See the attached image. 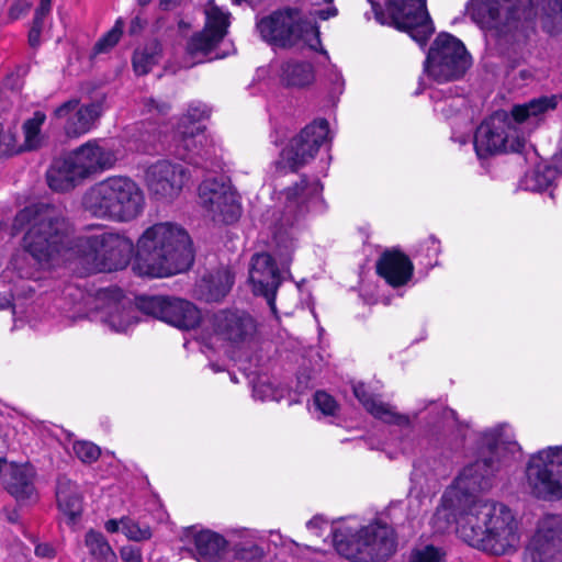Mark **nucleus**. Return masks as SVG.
Wrapping results in <instances>:
<instances>
[{
    "mask_svg": "<svg viewBox=\"0 0 562 562\" xmlns=\"http://www.w3.org/2000/svg\"><path fill=\"white\" fill-rule=\"evenodd\" d=\"M13 229L25 231L23 248L43 269L57 265L61 259L83 257L100 270H119L128 265L134 251L131 239L113 232L74 238L72 227L64 212L46 203L21 210L14 217Z\"/></svg>",
    "mask_w": 562,
    "mask_h": 562,
    "instance_id": "f257e3e1",
    "label": "nucleus"
},
{
    "mask_svg": "<svg viewBox=\"0 0 562 562\" xmlns=\"http://www.w3.org/2000/svg\"><path fill=\"white\" fill-rule=\"evenodd\" d=\"M457 532L469 546L494 555L515 551L520 542L518 522L504 504L473 499L457 520Z\"/></svg>",
    "mask_w": 562,
    "mask_h": 562,
    "instance_id": "f03ea898",
    "label": "nucleus"
},
{
    "mask_svg": "<svg viewBox=\"0 0 562 562\" xmlns=\"http://www.w3.org/2000/svg\"><path fill=\"white\" fill-rule=\"evenodd\" d=\"M137 260L143 272L150 277L182 272L193 261L189 235L173 223L155 224L138 238Z\"/></svg>",
    "mask_w": 562,
    "mask_h": 562,
    "instance_id": "7ed1b4c3",
    "label": "nucleus"
},
{
    "mask_svg": "<svg viewBox=\"0 0 562 562\" xmlns=\"http://www.w3.org/2000/svg\"><path fill=\"white\" fill-rule=\"evenodd\" d=\"M83 206L92 215L116 222H130L144 210L145 198L135 181L127 177H110L91 187Z\"/></svg>",
    "mask_w": 562,
    "mask_h": 562,
    "instance_id": "20e7f679",
    "label": "nucleus"
},
{
    "mask_svg": "<svg viewBox=\"0 0 562 562\" xmlns=\"http://www.w3.org/2000/svg\"><path fill=\"white\" fill-rule=\"evenodd\" d=\"M115 162L113 150L97 140H88L53 164L47 171V182L54 191H68L83 179L112 168Z\"/></svg>",
    "mask_w": 562,
    "mask_h": 562,
    "instance_id": "39448f33",
    "label": "nucleus"
},
{
    "mask_svg": "<svg viewBox=\"0 0 562 562\" xmlns=\"http://www.w3.org/2000/svg\"><path fill=\"white\" fill-rule=\"evenodd\" d=\"M336 551L357 562H380L395 551L393 530L387 526L370 525L353 532L350 527L330 528Z\"/></svg>",
    "mask_w": 562,
    "mask_h": 562,
    "instance_id": "423d86ee",
    "label": "nucleus"
},
{
    "mask_svg": "<svg viewBox=\"0 0 562 562\" xmlns=\"http://www.w3.org/2000/svg\"><path fill=\"white\" fill-rule=\"evenodd\" d=\"M257 30L266 42L280 47L300 43L317 50L321 47L319 31L295 9L280 10L260 19Z\"/></svg>",
    "mask_w": 562,
    "mask_h": 562,
    "instance_id": "0eeeda50",
    "label": "nucleus"
},
{
    "mask_svg": "<svg viewBox=\"0 0 562 562\" xmlns=\"http://www.w3.org/2000/svg\"><path fill=\"white\" fill-rule=\"evenodd\" d=\"M468 12L484 29L507 35L533 15L532 0H471Z\"/></svg>",
    "mask_w": 562,
    "mask_h": 562,
    "instance_id": "6e6552de",
    "label": "nucleus"
},
{
    "mask_svg": "<svg viewBox=\"0 0 562 562\" xmlns=\"http://www.w3.org/2000/svg\"><path fill=\"white\" fill-rule=\"evenodd\" d=\"M375 19L393 25L425 45L435 29L426 9V0H387L385 11L372 2Z\"/></svg>",
    "mask_w": 562,
    "mask_h": 562,
    "instance_id": "1a4fd4ad",
    "label": "nucleus"
},
{
    "mask_svg": "<svg viewBox=\"0 0 562 562\" xmlns=\"http://www.w3.org/2000/svg\"><path fill=\"white\" fill-rule=\"evenodd\" d=\"M471 66V57L457 37L441 33L431 44L425 61V70L438 82L461 78Z\"/></svg>",
    "mask_w": 562,
    "mask_h": 562,
    "instance_id": "9d476101",
    "label": "nucleus"
},
{
    "mask_svg": "<svg viewBox=\"0 0 562 562\" xmlns=\"http://www.w3.org/2000/svg\"><path fill=\"white\" fill-rule=\"evenodd\" d=\"M527 481L537 497L562 498V447L532 456L527 467Z\"/></svg>",
    "mask_w": 562,
    "mask_h": 562,
    "instance_id": "9b49d317",
    "label": "nucleus"
},
{
    "mask_svg": "<svg viewBox=\"0 0 562 562\" xmlns=\"http://www.w3.org/2000/svg\"><path fill=\"white\" fill-rule=\"evenodd\" d=\"M328 132V123L325 120L314 121L305 126L282 150L277 162L278 168L295 172L308 164L326 140Z\"/></svg>",
    "mask_w": 562,
    "mask_h": 562,
    "instance_id": "f8f14e48",
    "label": "nucleus"
},
{
    "mask_svg": "<svg viewBox=\"0 0 562 562\" xmlns=\"http://www.w3.org/2000/svg\"><path fill=\"white\" fill-rule=\"evenodd\" d=\"M524 562H562L561 515H547L538 521L525 549Z\"/></svg>",
    "mask_w": 562,
    "mask_h": 562,
    "instance_id": "ddd939ff",
    "label": "nucleus"
},
{
    "mask_svg": "<svg viewBox=\"0 0 562 562\" xmlns=\"http://www.w3.org/2000/svg\"><path fill=\"white\" fill-rule=\"evenodd\" d=\"M102 111L99 102H82L79 98H71L54 109L52 120L60 126L66 137L79 138L97 125Z\"/></svg>",
    "mask_w": 562,
    "mask_h": 562,
    "instance_id": "4468645a",
    "label": "nucleus"
},
{
    "mask_svg": "<svg viewBox=\"0 0 562 562\" xmlns=\"http://www.w3.org/2000/svg\"><path fill=\"white\" fill-rule=\"evenodd\" d=\"M506 113H496L481 123L474 135V148L480 157L503 151H520L525 146L524 137H512Z\"/></svg>",
    "mask_w": 562,
    "mask_h": 562,
    "instance_id": "2eb2a0df",
    "label": "nucleus"
},
{
    "mask_svg": "<svg viewBox=\"0 0 562 562\" xmlns=\"http://www.w3.org/2000/svg\"><path fill=\"white\" fill-rule=\"evenodd\" d=\"M210 323L218 339L235 347L249 344L257 334L256 319L238 308L220 310L211 316Z\"/></svg>",
    "mask_w": 562,
    "mask_h": 562,
    "instance_id": "dca6fc26",
    "label": "nucleus"
},
{
    "mask_svg": "<svg viewBox=\"0 0 562 562\" xmlns=\"http://www.w3.org/2000/svg\"><path fill=\"white\" fill-rule=\"evenodd\" d=\"M142 307L147 314L184 330L195 328L202 319L200 310L193 303L182 299L150 297L143 303Z\"/></svg>",
    "mask_w": 562,
    "mask_h": 562,
    "instance_id": "f3484780",
    "label": "nucleus"
},
{
    "mask_svg": "<svg viewBox=\"0 0 562 562\" xmlns=\"http://www.w3.org/2000/svg\"><path fill=\"white\" fill-rule=\"evenodd\" d=\"M206 23L203 31L194 34L187 45V54L192 58L206 56L224 37L228 26V14L213 1L205 7Z\"/></svg>",
    "mask_w": 562,
    "mask_h": 562,
    "instance_id": "a211bd4d",
    "label": "nucleus"
},
{
    "mask_svg": "<svg viewBox=\"0 0 562 562\" xmlns=\"http://www.w3.org/2000/svg\"><path fill=\"white\" fill-rule=\"evenodd\" d=\"M323 187L318 181H308L302 178L300 182L286 188L283 196V207L278 218L280 228L291 227L305 216L308 211L307 203L317 196Z\"/></svg>",
    "mask_w": 562,
    "mask_h": 562,
    "instance_id": "6ab92c4d",
    "label": "nucleus"
},
{
    "mask_svg": "<svg viewBox=\"0 0 562 562\" xmlns=\"http://www.w3.org/2000/svg\"><path fill=\"white\" fill-rule=\"evenodd\" d=\"M561 100L557 94L542 95L531 99L528 102L515 104L509 115V125L515 124L522 133L530 134L538 128L547 119L548 113L554 111Z\"/></svg>",
    "mask_w": 562,
    "mask_h": 562,
    "instance_id": "aec40b11",
    "label": "nucleus"
},
{
    "mask_svg": "<svg viewBox=\"0 0 562 562\" xmlns=\"http://www.w3.org/2000/svg\"><path fill=\"white\" fill-rule=\"evenodd\" d=\"M187 180L181 165L167 160L157 161L146 171L149 190L161 199H172L179 194Z\"/></svg>",
    "mask_w": 562,
    "mask_h": 562,
    "instance_id": "412c9836",
    "label": "nucleus"
},
{
    "mask_svg": "<svg viewBox=\"0 0 562 562\" xmlns=\"http://www.w3.org/2000/svg\"><path fill=\"white\" fill-rule=\"evenodd\" d=\"M249 281L256 295H262L271 307L274 305L276 292L281 284V276L273 258L267 254H256L251 258Z\"/></svg>",
    "mask_w": 562,
    "mask_h": 562,
    "instance_id": "4be33fe9",
    "label": "nucleus"
},
{
    "mask_svg": "<svg viewBox=\"0 0 562 562\" xmlns=\"http://www.w3.org/2000/svg\"><path fill=\"white\" fill-rule=\"evenodd\" d=\"M177 155L190 164L202 166L203 161L215 155L213 140L204 134L200 126L193 125L190 130L177 128Z\"/></svg>",
    "mask_w": 562,
    "mask_h": 562,
    "instance_id": "5701e85b",
    "label": "nucleus"
},
{
    "mask_svg": "<svg viewBox=\"0 0 562 562\" xmlns=\"http://www.w3.org/2000/svg\"><path fill=\"white\" fill-rule=\"evenodd\" d=\"M495 471V462L492 458L480 459L465 467L454 481L451 493L459 498V494L470 496L491 487V476Z\"/></svg>",
    "mask_w": 562,
    "mask_h": 562,
    "instance_id": "b1692460",
    "label": "nucleus"
},
{
    "mask_svg": "<svg viewBox=\"0 0 562 562\" xmlns=\"http://www.w3.org/2000/svg\"><path fill=\"white\" fill-rule=\"evenodd\" d=\"M35 471L32 467L10 464L3 474L5 490L20 504H32L37 501L38 495L34 484Z\"/></svg>",
    "mask_w": 562,
    "mask_h": 562,
    "instance_id": "393cba45",
    "label": "nucleus"
},
{
    "mask_svg": "<svg viewBox=\"0 0 562 562\" xmlns=\"http://www.w3.org/2000/svg\"><path fill=\"white\" fill-rule=\"evenodd\" d=\"M413 270L409 258L398 250L384 251L376 262L378 273L394 288L405 285L412 279Z\"/></svg>",
    "mask_w": 562,
    "mask_h": 562,
    "instance_id": "a878e982",
    "label": "nucleus"
},
{
    "mask_svg": "<svg viewBox=\"0 0 562 562\" xmlns=\"http://www.w3.org/2000/svg\"><path fill=\"white\" fill-rule=\"evenodd\" d=\"M234 276L227 268H221L204 276L196 285V295L206 302H220L231 291Z\"/></svg>",
    "mask_w": 562,
    "mask_h": 562,
    "instance_id": "bb28decb",
    "label": "nucleus"
},
{
    "mask_svg": "<svg viewBox=\"0 0 562 562\" xmlns=\"http://www.w3.org/2000/svg\"><path fill=\"white\" fill-rule=\"evenodd\" d=\"M194 546L199 560L202 562H220L227 551L225 538L211 530H203L196 533Z\"/></svg>",
    "mask_w": 562,
    "mask_h": 562,
    "instance_id": "cd10ccee",
    "label": "nucleus"
},
{
    "mask_svg": "<svg viewBox=\"0 0 562 562\" xmlns=\"http://www.w3.org/2000/svg\"><path fill=\"white\" fill-rule=\"evenodd\" d=\"M57 504L64 515L75 520L82 513V497L78 486L67 477H59L56 490Z\"/></svg>",
    "mask_w": 562,
    "mask_h": 562,
    "instance_id": "c85d7f7f",
    "label": "nucleus"
},
{
    "mask_svg": "<svg viewBox=\"0 0 562 562\" xmlns=\"http://www.w3.org/2000/svg\"><path fill=\"white\" fill-rule=\"evenodd\" d=\"M353 393L356 397L363 404L366 409L375 418L390 424H402L406 422V418L395 413L390 405L370 397L367 394L363 385L360 384L353 386Z\"/></svg>",
    "mask_w": 562,
    "mask_h": 562,
    "instance_id": "c756f323",
    "label": "nucleus"
},
{
    "mask_svg": "<svg viewBox=\"0 0 562 562\" xmlns=\"http://www.w3.org/2000/svg\"><path fill=\"white\" fill-rule=\"evenodd\" d=\"M214 222L232 224L236 222L241 214V205L236 191L228 192L218 204L212 205L206 210Z\"/></svg>",
    "mask_w": 562,
    "mask_h": 562,
    "instance_id": "7c9ffc66",
    "label": "nucleus"
},
{
    "mask_svg": "<svg viewBox=\"0 0 562 562\" xmlns=\"http://www.w3.org/2000/svg\"><path fill=\"white\" fill-rule=\"evenodd\" d=\"M281 79L289 87L308 86L314 80L313 67L308 63L288 61L282 66Z\"/></svg>",
    "mask_w": 562,
    "mask_h": 562,
    "instance_id": "2f4dec72",
    "label": "nucleus"
},
{
    "mask_svg": "<svg viewBox=\"0 0 562 562\" xmlns=\"http://www.w3.org/2000/svg\"><path fill=\"white\" fill-rule=\"evenodd\" d=\"M232 190L231 183L224 179H206L199 187L200 203L207 210L212 205L218 204L223 196Z\"/></svg>",
    "mask_w": 562,
    "mask_h": 562,
    "instance_id": "473e14b6",
    "label": "nucleus"
},
{
    "mask_svg": "<svg viewBox=\"0 0 562 562\" xmlns=\"http://www.w3.org/2000/svg\"><path fill=\"white\" fill-rule=\"evenodd\" d=\"M85 543L94 562H116V554L101 532H87Z\"/></svg>",
    "mask_w": 562,
    "mask_h": 562,
    "instance_id": "72a5a7b5",
    "label": "nucleus"
},
{
    "mask_svg": "<svg viewBox=\"0 0 562 562\" xmlns=\"http://www.w3.org/2000/svg\"><path fill=\"white\" fill-rule=\"evenodd\" d=\"M160 46L151 42L142 48H137L133 55V68L139 76L148 74L159 61Z\"/></svg>",
    "mask_w": 562,
    "mask_h": 562,
    "instance_id": "f704fd0d",
    "label": "nucleus"
},
{
    "mask_svg": "<svg viewBox=\"0 0 562 562\" xmlns=\"http://www.w3.org/2000/svg\"><path fill=\"white\" fill-rule=\"evenodd\" d=\"M46 120L44 112L36 111L33 116L23 124L24 147L26 149H35L41 144V127Z\"/></svg>",
    "mask_w": 562,
    "mask_h": 562,
    "instance_id": "c9c22d12",
    "label": "nucleus"
},
{
    "mask_svg": "<svg viewBox=\"0 0 562 562\" xmlns=\"http://www.w3.org/2000/svg\"><path fill=\"white\" fill-rule=\"evenodd\" d=\"M121 530L133 541H144L151 537V530L147 525H139L127 517L121 518Z\"/></svg>",
    "mask_w": 562,
    "mask_h": 562,
    "instance_id": "e433bc0d",
    "label": "nucleus"
},
{
    "mask_svg": "<svg viewBox=\"0 0 562 562\" xmlns=\"http://www.w3.org/2000/svg\"><path fill=\"white\" fill-rule=\"evenodd\" d=\"M123 25L122 20H117L114 26L95 43L94 54H103L113 48L122 36Z\"/></svg>",
    "mask_w": 562,
    "mask_h": 562,
    "instance_id": "4c0bfd02",
    "label": "nucleus"
},
{
    "mask_svg": "<svg viewBox=\"0 0 562 562\" xmlns=\"http://www.w3.org/2000/svg\"><path fill=\"white\" fill-rule=\"evenodd\" d=\"M446 551L432 544L415 549L411 555V562H445Z\"/></svg>",
    "mask_w": 562,
    "mask_h": 562,
    "instance_id": "58836bf2",
    "label": "nucleus"
},
{
    "mask_svg": "<svg viewBox=\"0 0 562 562\" xmlns=\"http://www.w3.org/2000/svg\"><path fill=\"white\" fill-rule=\"evenodd\" d=\"M74 451L85 463L95 462L101 454L100 448L90 441H76L74 443Z\"/></svg>",
    "mask_w": 562,
    "mask_h": 562,
    "instance_id": "ea45409f",
    "label": "nucleus"
},
{
    "mask_svg": "<svg viewBox=\"0 0 562 562\" xmlns=\"http://www.w3.org/2000/svg\"><path fill=\"white\" fill-rule=\"evenodd\" d=\"M550 182V176L536 169L526 175L525 187L528 190L542 191L549 187Z\"/></svg>",
    "mask_w": 562,
    "mask_h": 562,
    "instance_id": "a19ab883",
    "label": "nucleus"
},
{
    "mask_svg": "<svg viewBox=\"0 0 562 562\" xmlns=\"http://www.w3.org/2000/svg\"><path fill=\"white\" fill-rule=\"evenodd\" d=\"M314 403L317 409L324 415H334L338 408L335 398L324 391H317L314 395Z\"/></svg>",
    "mask_w": 562,
    "mask_h": 562,
    "instance_id": "79ce46f5",
    "label": "nucleus"
},
{
    "mask_svg": "<svg viewBox=\"0 0 562 562\" xmlns=\"http://www.w3.org/2000/svg\"><path fill=\"white\" fill-rule=\"evenodd\" d=\"M210 112L207 109H200L199 106H192L188 110V113L180 120L178 127L179 130H190L192 126H189V123L201 121L205 117H209Z\"/></svg>",
    "mask_w": 562,
    "mask_h": 562,
    "instance_id": "37998d69",
    "label": "nucleus"
},
{
    "mask_svg": "<svg viewBox=\"0 0 562 562\" xmlns=\"http://www.w3.org/2000/svg\"><path fill=\"white\" fill-rule=\"evenodd\" d=\"M144 109L148 114L162 116L169 112L170 104L165 101H158L154 98H146L144 100Z\"/></svg>",
    "mask_w": 562,
    "mask_h": 562,
    "instance_id": "c03bdc74",
    "label": "nucleus"
},
{
    "mask_svg": "<svg viewBox=\"0 0 562 562\" xmlns=\"http://www.w3.org/2000/svg\"><path fill=\"white\" fill-rule=\"evenodd\" d=\"M34 543V553L40 559H54L57 554L56 548L49 542H40L36 537H30Z\"/></svg>",
    "mask_w": 562,
    "mask_h": 562,
    "instance_id": "a18cd8bd",
    "label": "nucleus"
},
{
    "mask_svg": "<svg viewBox=\"0 0 562 562\" xmlns=\"http://www.w3.org/2000/svg\"><path fill=\"white\" fill-rule=\"evenodd\" d=\"M136 311L133 306H130L127 310H124V314L126 317V319L124 322L120 321L117 315H111L110 322H111L112 326L115 328V330H117V331L126 330L132 322L133 314Z\"/></svg>",
    "mask_w": 562,
    "mask_h": 562,
    "instance_id": "49530a36",
    "label": "nucleus"
},
{
    "mask_svg": "<svg viewBox=\"0 0 562 562\" xmlns=\"http://www.w3.org/2000/svg\"><path fill=\"white\" fill-rule=\"evenodd\" d=\"M550 9L549 16L557 22V29H562V0H547Z\"/></svg>",
    "mask_w": 562,
    "mask_h": 562,
    "instance_id": "de8ad7c7",
    "label": "nucleus"
},
{
    "mask_svg": "<svg viewBox=\"0 0 562 562\" xmlns=\"http://www.w3.org/2000/svg\"><path fill=\"white\" fill-rule=\"evenodd\" d=\"M31 8V2L27 0H16L10 8V16L14 20L21 18Z\"/></svg>",
    "mask_w": 562,
    "mask_h": 562,
    "instance_id": "09e8293b",
    "label": "nucleus"
},
{
    "mask_svg": "<svg viewBox=\"0 0 562 562\" xmlns=\"http://www.w3.org/2000/svg\"><path fill=\"white\" fill-rule=\"evenodd\" d=\"M50 10L52 0H40L33 21L44 23V19L49 14Z\"/></svg>",
    "mask_w": 562,
    "mask_h": 562,
    "instance_id": "8fccbe9b",
    "label": "nucleus"
},
{
    "mask_svg": "<svg viewBox=\"0 0 562 562\" xmlns=\"http://www.w3.org/2000/svg\"><path fill=\"white\" fill-rule=\"evenodd\" d=\"M121 557L123 562H143L139 550L134 547L122 548Z\"/></svg>",
    "mask_w": 562,
    "mask_h": 562,
    "instance_id": "3c124183",
    "label": "nucleus"
},
{
    "mask_svg": "<svg viewBox=\"0 0 562 562\" xmlns=\"http://www.w3.org/2000/svg\"><path fill=\"white\" fill-rule=\"evenodd\" d=\"M44 23L33 21L32 27L29 32V43L32 47H37L40 45V37L43 30Z\"/></svg>",
    "mask_w": 562,
    "mask_h": 562,
    "instance_id": "603ef678",
    "label": "nucleus"
},
{
    "mask_svg": "<svg viewBox=\"0 0 562 562\" xmlns=\"http://www.w3.org/2000/svg\"><path fill=\"white\" fill-rule=\"evenodd\" d=\"M328 527L329 526L321 518H314L307 522V528L310 530H315L316 536H323V532H318V530L322 531L324 528Z\"/></svg>",
    "mask_w": 562,
    "mask_h": 562,
    "instance_id": "864d4df0",
    "label": "nucleus"
},
{
    "mask_svg": "<svg viewBox=\"0 0 562 562\" xmlns=\"http://www.w3.org/2000/svg\"><path fill=\"white\" fill-rule=\"evenodd\" d=\"M181 0H160L159 5L165 11H170L180 4Z\"/></svg>",
    "mask_w": 562,
    "mask_h": 562,
    "instance_id": "5fc2aeb1",
    "label": "nucleus"
},
{
    "mask_svg": "<svg viewBox=\"0 0 562 562\" xmlns=\"http://www.w3.org/2000/svg\"><path fill=\"white\" fill-rule=\"evenodd\" d=\"M105 529L109 531V532H116L121 529V519L120 520H116V519H110L105 522Z\"/></svg>",
    "mask_w": 562,
    "mask_h": 562,
    "instance_id": "6e6d98bb",
    "label": "nucleus"
},
{
    "mask_svg": "<svg viewBox=\"0 0 562 562\" xmlns=\"http://www.w3.org/2000/svg\"><path fill=\"white\" fill-rule=\"evenodd\" d=\"M336 13H337V10L335 8H329L327 10H318L317 11V15L322 20H327L330 16L336 15Z\"/></svg>",
    "mask_w": 562,
    "mask_h": 562,
    "instance_id": "4d7b16f0",
    "label": "nucleus"
},
{
    "mask_svg": "<svg viewBox=\"0 0 562 562\" xmlns=\"http://www.w3.org/2000/svg\"><path fill=\"white\" fill-rule=\"evenodd\" d=\"M549 13H550V10L548 11L547 16H548V19H551V20H552V26L550 27V25H547V29H550V30H549L550 32H559V31H562V29H557V22L553 20V18H552V16H549Z\"/></svg>",
    "mask_w": 562,
    "mask_h": 562,
    "instance_id": "13d9d810",
    "label": "nucleus"
},
{
    "mask_svg": "<svg viewBox=\"0 0 562 562\" xmlns=\"http://www.w3.org/2000/svg\"><path fill=\"white\" fill-rule=\"evenodd\" d=\"M484 442H494V443H496V442H497V439H496V437H495L493 434H486V435L484 436ZM493 448H497V446H496V445H494V447H493Z\"/></svg>",
    "mask_w": 562,
    "mask_h": 562,
    "instance_id": "bf43d9fd",
    "label": "nucleus"
},
{
    "mask_svg": "<svg viewBox=\"0 0 562 562\" xmlns=\"http://www.w3.org/2000/svg\"><path fill=\"white\" fill-rule=\"evenodd\" d=\"M9 304V302L7 300H3L1 303H0V308H3L4 306H7Z\"/></svg>",
    "mask_w": 562,
    "mask_h": 562,
    "instance_id": "052dcab7",
    "label": "nucleus"
},
{
    "mask_svg": "<svg viewBox=\"0 0 562 562\" xmlns=\"http://www.w3.org/2000/svg\"><path fill=\"white\" fill-rule=\"evenodd\" d=\"M2 463H3V460L0 459V471L2 470Z\"/></svg>",
    "mask_w": 562,
    "mask_h": 562,
    "instance_id": "680f3d73",
    "label": "nucleus"
},
{
    "mask_svg": "<svg viewBox=\"0 0 562 562\" xmlns=\"http://www.w3.org/2000/svg\"><path fill=\"white\" fill-rule=\"evenodd\" d=\"M324 1L327 2V3H331L333 2V0H324Z\"/></svg>",
    "mask_w": 562,
    "mask_h": 562,
    "instance_id": "e2e57ef3",
    "label": "nucleus"
}]
</instances>
